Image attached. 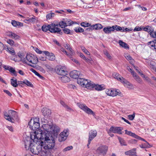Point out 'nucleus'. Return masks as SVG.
I'll list each match as a JSON object with an SVG mask.
<instances>
[{
	"mask_svg": "<svg viewBox=\"0 0 156 156\" xmlns=\"http://www.w3.org/2000/svg\"><path fill=\"white\" fill-rule=\"evenodd\" d=\"M40 139L43 149L48 151L50 154L52 153L55 150L54 138L51 134L44 133H41Z\"/></svg>",
	"mask_w": 156,
	"mask_h": 156,
	"instance_id": "1",
	"label": "nucleus"
},
{
	"mask_svg": "<svg viewBox=\"0 0 156 156\" xmlns=\"http://www.w3.org/2000/svg\"><path fill=\"white\" fill-rule=\"evenodd\" d=\"M58 25H55L54 23H51L48 25V26L43 25L41 29L44 32L49 30L52 33H57L59 34L62 35L63 33L61 32V30L59 28L56 27Z\"/></svg>",
	"mask_w": 156,
	"mask_h": 156,
	"instance_id": "2",
	"label": "nucleus"
},
{
	"mask_svg": "<svg viewBox=\"0 0 156 156\" xmlns=\"http://www.w3.org/2000/svg\"><path fill=\"white\" fill-rule=\"evenodd\" d=\"M77 83L82 87H86L88 89H91L94 88V84L93 82H89L87 80L83 78L78 79Z\"/></svg>",
	"mask_w": 156,
	"mask_h": 156,
	"instance_id": "3",
	"label": "nucleus"
},
{
	"mask_svg": "<svg viewBox=\"0 0 156 156\" xmlns=\"http://www.w3.org/2000/svg\"><path fill=\"white\" fill-rule=\"evenodd\" d=\"M37 146L34 145L33 144L31 147L29 148L31 152L34 154L38 155L39 154H41V153H44L45 154V152L44 151L41 142L38 144L36 143Z\"/></svg>",
	"mask_w": 156,
	"mask_h": 156,
	"instance_id": "4",
	"label": "nucleus"
},
{
	"mask_svg": "<svg viewBox=\"0 0 156 156\" xmlns=\"http://www.w3.org/2000/svg\"><path fill=\"white\" fill-rule=\"evenodd\" d=\"M26 59L27 62L26 64L27 63V62H29L33 64H35L38 62L37 57L32 54H27L26 55Z\"/></svg>",
	"mask_w": 156,
	"mask_h": 156,
	"instance_id": "5",
	"label": "nucleus"
},
{
	"mask_svg": "<svg viewBox=\"0 0 156 156\" xmlns=\"http://www.w3.org/2000/svg\"><path fill=\"white\" fill-rule=\"evenodd\" d=\"M77 106L81 109L83 110L87 113L88 114L94 115V112L90 108H88L85 104L81 103H78L77 104Z\"/></svg>",
	"mask_w": 156,
	"mask_h": 156,
	"instance_id": "6",
	"label": "nucleus"
},
{
	"mask_svg": "<svg viewBox=\"0 0 156 156\" xmlns=\"http://www.w3.org/2000/svg\"><path fill=\"white\" fill-rule=\"evenodd\" d=\"M106 92L107 95L112 97H114L117 95L121 96H122V94L120 91L117 90L116 89H110L106 90Z\"/></svg>",
	"mask_w": 156,
	"mask_h": 156,
	"instance_id": "7",
	"label": "nucleus"
},
{
	"mask_svg": "<svg viewBox=\"0 0 156 156\" xmlns=\"http://www.w3.org/2000/svg\"><path fill=\"white\" fill-rule=\"evenodd\" d=\"M112 75L114 78L120 81L122 83L126 84L127 85L130 86L131 85V83L127 80L122 77H121L119 74L117 73H114Z\"/></svg>",
	"mask_w": 156,
	"mask_h": 156,
	"instance_id": "8",
	"label": "nucleus"
},
{
	"mask_svg": "<svg viewBox=\"0 0 156 156\" xmlns=\"http://www.w3.org/2000/svg\"><path fill=\"white\" fill-rule=\"evenodd\" d=\"M44 126L49 127L51 129L50 132L54 133V135L56 136L58 135V133L59 132L60 130V128L55 125L53 124L51 126L46 124Z\"/></svg>",
	"mask_w": 156,
	"mask_h": 156,
	"instance_id": "9",
	"label": "nucleus"
},
{
	"mask_svg": "<svg viewBox=\"0 0 156 156\" xmlns=\"http://www.w3.org/2000/svg\"><path fill=\"white\" fill-rule=\"evenodd\" d=\"M32 137H27L25 138L24 140V142L25 148L27 150H29V148L31 147V146L34 144L32 142L31 139Z\"/></svg>",
	"mask_w": 156,
	"mask_h": 156,
	"instance_id": "10",
	"label": "nucleus"
},
{
	"mask_svg": "<svg viewBox=\"0 0 156 156\" xmlns=\"http://www.w3.org/2000/svg\"><path fill=\"white\" fill-rule=\"evenodd\" d=\"M56 71L57 74L61 76L66 75L68 73L66 68L64 66H59L57 67Z\"/></svg>",
	"mask_w": 156,
	"mask_h": 156,
	"instance_id": "11",
	"label": "nucleus"
},
{
	"mask_svg": "<svg viewBox=\"0 0 156 156\" xmlns=\"http://www.w3.org/2000/svg\"><path fill=\"white\" fill-rule=\"evenodd\" d=\"M70 76L74 79H79L81 78L82 75L80 74V72L76 70L72 71L70 73Z\"/></svg>",
	"mask_w": 156,
	"mask_h": 156,
	"instance_id": "12",
	"label": "nucleus"
},
{
	"mask_svg": "<svg viewBox=\"0 0 156 156\" xmlns=\"http://www.w3.org/2000/svg\"><path fill=\"white\" fill-rule=\"evenodd\" d=\"M8 114L10 115V117L12 119V121H10L12 122H13L14 119H17V112L13 110H9L8 111Z\"/></svg>",
	"mask_w": 156,
	"mask_h": 156,
	"instance_id": "13",
	"label": "nucleus"
},
{
	"mask_svg": "<svg viewBox=\"0 0 156 156\" xmlns=\"http://www.w3.org/2000/svg\"><path fill=\"white\" fill-rule=\"evenodd\" d=\"M108 150V147L106 145L100 146L97 149V151L98 153L105 154Z\"/></svg>",
	"mask_w": 156,
	"mask_h": 156,
	"instance_id": "14",
	"label": "nucleus"
},
{
	"mask_svg": "<svg viewBox=\"0 0 156 156\" xmlns=\"http://www.w3.org/2000/svg\"><path fill=\"white\" fill-rule=\"evenodd\" d=\"M110 131L114 133H117L119 134H122V130L120 127L111 126L110 128Z\"/></svg>",
	"mask_w": 156,
	"mask_h": 156,
	"instance_id": "15",
	"label": "nucleus"
},
{
	"mask_svg": "<svg viewBox=\"0 0 156 156\" xmlns=\"http://www.w3.org/2000/svg\"><path fill=\"white\" fill-rule=\"evenodd\" d=\"M147 44L151 49L156 51V39L148 42Z\"/></svg>",
	"mask_w": 156,
	"mask_h": 156,
	"instance_id": "16",
	"label": "nucleus"
},
{
	"mask_svg": "<svg viewBox=\"0 0 156 156\" xmlns=\"http://www.w3.org/2000/svg\"><path fill=\"white\" fill-rule=\"evenodd\" d=\"M97 135V132L95 130H91L89 133L88 139L89 141H91Z\"/></svg>",
	"mask_w": 156,
	"mask_h": 156,
	"instance_id": "17",
	"label": "nucleus"
},
{
	"mask_svg": "<svg viewBox=\"0 0 156 156\" xmlns=\"http://www.w3.org/2000/svg\"><path fill=\"white\" fill-rule=\"evenodd\" d=\"M59 78L62 82L64 83H66L70 81V78L69 77V74L67 73L66 75H63L62 77H59Z\"/></svg>",
	"mask_w": 156,
	"mask_h": 156,
	"instance_id": "18",
	"label": "nucleus"
},
{
	"mask_svg": "<svg viewBox=\"0 0 156 156\" xmlns=\"http://www.w3.org/2000/svg\"><path fill=\"white\" fill-rule=\"evenodd\" d=\"M29 126L30 128L33 130H37L40 127V123L37 122V123H34L30 124V122H29Z\"/></svg>",
	"mask_w": 156,
	"mask_h": 156,
	"instance_id": "19",
	"label": "nucleus"
},
{
	"mask_svg": "<svg viewBox=\"0 0 156 156\" xmlns=\"http://www.w3.org/2000/svg\"><path fill=\"white\" fill-rule=\"evenodd\" d=\"M42 111L43 115L45 117H48L51 115V110L47 108H43Z\"/></svg>",
	"mask_w": 156,
	"mask_h": 156,
	"instance_id": "20",
	"label": "nucleus"
},
{
	"mask_svg": "<svg viewBox=\"0 0 156 156\" xmlns=\"http://www.w3.org/2000/svg\"><path fill=\"white\" fill-rule=\"evenodd\" d=\"M38 18L37 17L34 16L31 18H27L25 20L26 21H27L28 23H34L38 21Z\"/></svg>",
	"mask_w": 156,
	"mask_h": 156,
	"instance_id": "21",
	"label": "nucleus"
},
{
	"mask_svg": "<svg viewBox=\"0 0 156 156\" xmlns=\"http://www.w3.org/2000/svg\"><path fill=\"white\" fill-rule=\"evenodd\" d=\"M32 137L31 140H32L34 144V143H36V144L37 143V144H38V143H39L41 142L40 137H37L36 134H35L34 135V137H33V136H31L30 137Z\"/></svg>",
	"mask_w": 156,
	"mask_h": 156,
	"instance_id": "22",
	"label": "nucleus"
},
{
	"mask_svg": "<svg viewBox=\"0 0 156 156\" xmlns=\"http://www.w3.org/2000/svg\"><path fill=\"white\" fill-rule=\"evenodd\" d=\"M113 31L115 30L116 31H120L121 32H124V27H121L119 26L115 25L112 26Z\"/></svg>",
	"mask_w": 156,
	"mask_h": 156,
	"instance_id": "23",
	"label": "nucleus"
},
{
	"mask_svg": "<svg viewBox=\"0 0 156 156\" xmlns=\"http://www.w3.org/2000/svg\"><path fill=\"white\" fill-rule=\"evenodd\" d=\"M94 88L98 91L102 90L105 89L104 86L98 84H94Z\"/></svg>",
	"mask_w": 156,
	"mask_h": 156,
	"instance_id": "24",
	"label": "nucleus"
},
{
	"mask_svg": "<svg viewBox=\"0 0 156 156\" xmlns=\"http://www.w3.org/2000/svg\"><path fill=\"white\" fill-rule=\"evenodd\" d=\"M112 28V27L108 26L107 27L104 28L103 29V31L105 34H110L111 31H113L112 29H114Z\"/></svg>",
	"mask_w": 156,
	"mask_h": 156,
	"instance_id": "25",
	"label": "nucleus"
},
{
	"mask_svg": "<svg viewBox=\"0 0 156 156\" xmlns=\"http://www.w3.org/2000/svg\"><path fill=\"white\" fill-rule=\"evenodd\" d=\"M11 23L13 26L16 27H17L18 26L21 27L23 26L22 23L18 21H16L15 20H12Z\"/></svg>",
	"mask_w": 156,
	"mask_h": 156,
	"instance_id": "26",
	"label": "nucleus"
},
{
	"mask_svg": "<svg viewBox=\"0 0 156 156\" xmlns=\"http://www.w3.org/2000/svg\"><path fill=\"white\" fill-rule=\"evenodd\" d=\"M152 145H150L146 141V143L140 145V147L142 148H146L151 147Z\"/></svg>",
	"mask_w": 156,
	"mask_h": 156,
	"instance_id": "27",
	"label": "nucleus"
},
{
	"mask_svg": "<svg viewBox=\"0 0 156 156\" xmlns=\"http://www.w3.org/2000/svg\"><path fill=\"white\" fill-rule=\"evenodd\" d=\"M153 29L154 28L152 27L149 26H147L143 28L144 30L149 33H150L151 32H153Z\"/></svg>",
	"mask_w": 156,
	"mask_h": 156,
	"instance_id": "28",
	"label": "nucleus"
},
{
	"mask_svg": "<svg viewBox=\"0 0 156 156\" xmlns=\"http://www.w3.org/2000/svg\"><path fill=\"white\" fill-rule=\"evenodd\" d=\"M64 47L66 49L69 50V51H70L69 54L70 56H72V55H74V53L73 50H72V48H71L69 47V45L66 44L64 45Z\"/></svg>",
	"mask_w": 156,
	"mask_h": 156,
	"instance_id": "29",
	"label": "nucleus"
},
{
	"mask_svg": "<svg viewBox=\"0 0 156 156\" xmlns=\"http://www.w3.org/2000/svg\"><path fill=\"white\" fill-rule=\"evenodd\" d=\"M119 43L120 46L122 47L123 48H124L126 49H129V47L128 44L125 43L123 42L122 41L120 40L119 42Z\"/></svg>",
	"mask_w": 156,
	"mask_h": 156,
	"instance_id": "30",
	"label": "nucleus"
},
{
	"mask_svg": "<svg viewBox=\"0 0 156 156\" xmlns=\"http://www.w3.org/2000/svg\"><path fill=\"white\" fill-rule=\"evenodd\" d=\"M64 21L66 23V25H67V26H70L72 25L73 24H74V23H74V22L72 21L70 19H67L66 20L65 19H64Z\"/></svg>",
	"mask_w": 156,
	"mask_h": 156,
	"instance_id": "31",
	"label": "nucleus"
},
{
	"mask_svg": "<svg viewBox=\"0 0 156 156\" xmlns=\"http://www.w3.org/2000/svg\"><path fill=\"white\" fill-rule=\"evenodd\" d=\"M4 115L5 116V119L9 121H12V119L10 117V115L8 114L6 112H4Z\"/></svg>",
	"mask_w": 156,
	"mask_h": 156,
	"instance_id": "32",
	"label": "nucleus"
},
{
	"mask_svg": "<svg viewBox=\"0 0 156 156\" xmlns=\"http://www.w3.org/2000/svg\"><path fill=\"white\" fill-rule=\"evenodd\" d=\"M149 66L153 71L156 72V64L153 61L151 62Z\"/></svg>",
	"mask_w": 156,
	"mask_h": 156,
	"instance_id": "33",
	"label": "nucleus"
},
{
	"mask_svg": "<svg viewBox=\"0 0 156 156\" xmlns=\"http://www.w3.org/2000/svg\"><path fill=\"white\" fill-rule=\"evenodd\" d=\"M14 78L15 79H11V85L14 87H16L18 86L16 79L15 78Z\"/></svg>",
	"mask_w": 156,
	"mask_h": 156,
	"instance_id": "34",
	"label": "nucleus"
},
{
	"mask_svg": "<svg viewBox=\"0 0 156 156\" xmlns=\"http://www.w3.org/2000/svg\"><path fill=\"white\" fill-rule=\"evenodd\" d=\"M57 25L58 26H56V27H58V25H59L62 28H65L67 26V25H66V23L64 20L63 21H60L58 24Z\"/></svg>",
	"mask_w": 156,
	"mask_h": 156,
	"instance_id": "35",
	"label": "nucleus"
},
{
	"mask_svg": "<svg viewBox=\"0 0 156 156\" xmlns=\"http://www.w3.org/2000/svg\"><path fill=\"white\" fill-rule=\"evenodd\" d=\"M46 125H44L43 126V129H44V130H45L46 132H41L40 134V136H41V133H46L47 134H50L49 133H48V132H49V131L50 132L51 129L50 128V127H47V126L45 127L44 126H45Z\"/></svg>",
	"mask_w": 156,
	"mask_h": 156,
	"instance_id": "36",
	"label": "nucleus"
},
{
	"mask_svg": "<svg viewBox=\"0 0 156 156\" xmlns=\"http://www.w3.org/2000/svg\"><path fill=\"white\" fill-rule=\"evenodd\" d=\"M60 134L61 135V136H63L64 137H66V139L68 135H69V133H68V130H64L63 132H61Z\"/></svg>",
	"mask_w": 156,
	"mask_h": 156,
	"instance_id": "37",
	"label": "nucleus"
},
{
	"mask_svg": "<svg viewBox=\"0 0 156 156\" xmlns=\"http://www.w3.org/2000/svg\"><path fill=\"white\" fill-rule=\"evenodd\" d=\"M74 30L76 33H81L84 31V30L80 27H75L74 29Z\"/></svg>",
	"mask_w": 156,
	"mask_h": 156,
	"instance_id": "38",
	"label": "nucleus"
},
{
	"mask_svg": "<svg viewBox=\"0 0 156 156\" xmlns=\"http://www.w3.org/2000/svg\"><path fill=\"white\" fill-rule=\"evenodd\" d=\"M119 141L121 144V145L122 146H127V144L125 142V141L122 138L119 137L118 138Z\"/></svg>",
	"mask_w": 156,
	"mask_h": 156,
	"instance_id": "39",
	"label": "nucleus"
},
{
	"mask_svg": "<svg viewBox=\"0 0 156 156\" xmlns=\"http://www.w3.org/2000/svg\"><path fill=\"white\" fill-rule=\"evenodd\" d=\"M64 28L63 30V31L65 34H72L73 33L72 31H71L69 29Z\"/></svg>",
	"mask_w": 156,
	"mask_h": 156,
	"instance_id": "40",
	"label": "nucleus"
},
{
	"mask_svg": "<svg viewBox=\"0 0 156 156\" xmlns=\"http://www.w3.org/2000/svg\"><path fill=\"white\" fill-rule=\"evenodd\" d=\"M9 71L11 73H12L15 76H16L17 73L14 68H13V67H11Z\"/></svg>",
	"mask_w": 156,
	"mask_h": 156,
	"instance_id": "41",
	"label": "nucleus"
},
{
	"mask_svg": "<svg viewBox=\"0 0 156 156\" xmlns=\"http://www.w3.org/2000/svg\"><path fill=\"white\" fill-rule=\"evenodd\" d=\"M19 57L21 59L22 61L24 63H27L26 60L25 58H24L23 56V54L22 53H19L18 54Z\"/></svg>",
	"mask_w": 156,
	"mask_h": 156,
	"instance_id": "42",
	"label": "nucleus"
},
{
	"mask_svg": "<svg viewBox=\"0 0 156 156\" xmlns=\"http://www.w3.org/2000/svg\"><path fill=\"white\" fill-rule=\"evenodd\" d=\"M23 83L27 85V86L31 87H33V85L29 81L27 80H23Z\"/></svg>",
	"mask_w": 156,
	"mask_h": 156,
	"instance_id": "43",
	"label": "nucleus"
},
{
	"mask_svg": "<svg viewBox=\"0 0 156 156\" xmlns=\"http://www.w3.org/2000/svg\"><path fill=\"white\" fill-rule=\"evenodd\" d=\"M95 30H98L101 29L103 28L102 25L100 24H96L94 25Z\"/></svg>",
	"mask_w": 156,
	"mask_h": 156,
	"instance_id": "44",
	"label": "nucleus"
},
{
	"mask_svg": "<svg viewBox=\"0 0 156 156\" xmlns=\"http://www.w3.org/2000/svg\"><path fill=\"white\" fill-rule=\"evenodd\" d=\"M81 25L84 27H89L90 26V24L86 22H83L81 23Z\"/></svg>",
	"mask_w": 156,
	"mask_h": 156,
	"instance_id": "45",
	"label": "nucleus"
},
{
	"mask_svg": "<svg viewBox=\"0 0 156 156\" xmlns=\"http://www.w3.org/2000/svg\"><path fill=\"white\" fill-rule=\"evenodd\" d=\"M30 124L31 125V124L34 123H37V122H39V120L38 118H35L34 119H31L30 121Z\"/></svg>",
	"mask_w": 156,
	"mask_h": 156,
	"instance_id": "46",
	"label": "nucleus"
},
{
	"mask_svg": "<svg viewBox=\"0 0 156 156\" xmlns=\"http://www.w3.org/2000/svg\"><path fill=\"white\" fill-rule=\"evenodd\" d=\"M73 147L72 146H68V147H66V148H65L62 151L64 152H66V151H69L71 150H72L73 149Z\"/></svg>",
	"mask_w": 156,
	"mask_h": 156,
	"instance_id": "47",
	"label": "nucleus"
},
{
	"mask_svg": "<svg viewBox=\"0 0 156 156\" xmlns=\"http://www.w3.org/2000/svg\"><path fill=\"white\" fill-rule=\"evenodd\" d=\"M66 137H64L63 136H61L60 134L59 135L58 137V140L59 142H62V141H64L66 140Z\"/></svg>",
	"mask_w": 156,
	"mask_h": 156,
	"instance_id": "48",
	"label": "nucleus"
},
{
	"mask_svg": "<svg viewBox=\"0 0 156 156\" xmlns=\"http://www.w3.org/2000/svg\"><path fill=\"white\" fill-rule=\"evenodd\" d=\"M54 15L55 14L53 13H48L46 15L47 19L49 20L53 17Z\"/></svg>",
	"mask_w": 156,
	"mask_h": 156,
	"instance_id": "49",
	"label": "nucleus"
},
{
	"mask_svg": "<svg viewBox=\"0 0 156 156\" xmlns=\"http://www.w3.org/2000/svg\"><path fill=\"white\" fill-rule=\"evenodd\" d=\"M150 36L154 38H156V32L154 31V30L153 32H151L149 33Z\"/></svg>",
	"mask_w": 156,
	"mask_h": 156,
	"instance_id": "50",
	"label": "nucleus"
},
{
	"mask_svg": "<svg viewBox=\"0 0 156 156\" xmlns=\"http://www.w3.org/2000/svg\"><path fill=\"white\" fill-rule=\"evenodd\" d=\"M134 79L138 83H141L142 81V79L138 76L134 78Z\"/></svg>",
	"mask_w": 156,
	"mask_h": 156,
	"instance_id": "51",
	"label": "nucleus"
},
{
	"mask_svg": "<svg viewBox=\"0 0 156 156\" xmlns=\"http://www.w3.org/2000/svg\"><path fill=\"white\" fill-rule=\"evenodd\" d=\"M82 51L87 55H90V52L86 49V48L83 46H81L80 47Z\"/></svg>",
	"mask_w": 156,
	"mask_h": 156,
	"instance_id": "52",
	"label": "nucleus"
},
{
	"mask_svg": "<svg viewBox=\"0 0 156 156\" xmlns=\"http://www.w3.org/2000/svg\"><path fill=\"white\" fill-rule=\"evenodd\" d=\"M12 34H11L12 35V38H14L15 39H19V36L14 33L12 32V33H11Z\"/></svg>",
	"mask_w": 156,
	"mask_h": 156,
	"instance_id": "53",
	"label": "nucleus"
},
{
	"mask_svg": "<svg viewBox=\"0 0 156 156\" xmlns=\"http://www.w3.org/2000/svg\"><path fill=\"white\" fill-rule=\"evenodd\" d=\"M6 42L8 44L12 46L14 45V43L13 41L11 39H8Z\"/></svg>",
	"mask_w": 156,
	"mask_h": 156,
	"instance_id": "54",
	"label": "nucleus"
},
{
	"mask_svg": "<svg viewBox=\"0 0 156 156\" xmlns=\"http://www.w3.org/2000/svg\"><path fill=\"white\" fill-rule=\"evenodd\" d=\"M4 45L0 41V53H2L3 51L4 50Z\"/></svg>",
	"mask_w": 156,
	"mask_h": 156,
	"instance_id": "55",
	"label": "nucleus"
},
{
	"mask_svg": "<svg viewBox=\"0 0 156 156\" xmlns=\"http://www.w3.org/2000/svg\"><path fill=\"white\" fill-rule=\"evenodd\" d=\"M8 52L12 55H14L16 54L15 51L13 48H10Z\"/></svg>",
	"mask_w": 156,
	"mask_h": 156,
	"instance_id": "56",
	"label": "nucleus"
},
{
	"mask_svg": "<svg viewBox=\"0 0 156 156\" xmlns=\"http://www.w3.org/2000/svg\"><path fill=\"white\" fill-rule=\"evenodd\" d=\"M48 56L49 57V59L50 60H54L55 59V55L52 53H51Z\"/></svg>",
	"mask_w": 156,
	"mask_h": 156,
	"instance_id": "57",
	"label": "nucleus"
},
{
	"mask_svg": "<svg viewBox=\"0 0 156 156\" xmlns=\"http://www.w3.org/2000/svg\"><path fill=\"white\" fill-rule=\"evenodd\" d=\"M125 57L127 60H131V62H133V61H134V59L132 58V57L129 55H126Z\"/></svg>",
	"mask_w": 156,
	"mask_h": 156,
	"instance_id": "58",
	"label": "nucleus"
},
{
	"mask_svg": "<svg viewBox=\"0 0 156 156\" xmlns=\"http://www.w3.org/2000/svg\"><path fill=\"white\" fill-rule=\"evenodd\" d=\"M104 54L107 57L109 58V59H110L112 58L111 56L110 55L108 52L107 51H106L104 52Z\"/></svg>",
	"mask_w": 156,
	"mask_h": 156,
	"instance_id": "59",
	"label": "nucleus"
},
{
	"mask_svg": "<svg viewBox=\"0 0 156 156\" xmlns=\"http://www.w3.org/2000/svg\"><path fill=\"white\" fill-rule=\"evenodd\" d=\"M135 117V114L134 113H133L132 115H128V117L130 120H133L134 117Z\"/></svg>",
	"mask_w": 156,
	"mask_h": 156,
	"instance_id": "60",
	"label": "nucleus"
},
{
	"mask_svg": "<svg viewBox=\"0 0 156 156\" xmlns=\"http://www.w3.org/2000/svg\"><path fill=\"white\" fill-rule=\"evenodd\" d=\"M125 133L128 135L131 136H132L133 133L131 132L130 131H128L127 130H125Z\"/></svg>",
	"mask_w": 156,
	"mask_h": 156,
	"instance_id": "61",
	"label": "nucleus"
},
{
	"mask_svg": "<svg viewBox=\"0 0 156 156\" xmlns=\"http://www.w3.org/2000/svg\"><path fill=\"white\" fill-rule=\"evenodd\" d=\"M142 30V28L140 27H136L133 30V31H139Z\"/></svg>",
	"mask_w": 156,
	"mask_h": 156,
	"instance_id": "62",
	"label": "nucleus"
},
{
	"mask_svg": "<svg viewBox=\"0 0 156 156\" xmlns=\"http://www.w3.org/2000/svg\"><path fill=\"white\" fill-rule=\"evenodd\" d=\"M4 92L8 94L9 96H11L12 95V94L10 93V92L7 90H4Z\"/></svg>",
	"mask_w": 156,
	"mask_h": 156,
	"instance_id": "63",
	"label": "nucleus"
},
{
	"mask_svg": "<svg viewBox=\"0 0 156 156\" xmlns=\"http://www.w3.org/2000/svg\"><path fill=\"white\" fill-rule=\"evenodd\" d=\"M11 66H7L4 65L3 66V67L5 69V70H9V69Z\"/></svg>",
	"mask_w": 156,
	"mask_h": 156,
	"instance_id": "64",
	"label": "nucleus"
}]
</instances>
